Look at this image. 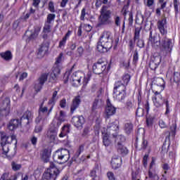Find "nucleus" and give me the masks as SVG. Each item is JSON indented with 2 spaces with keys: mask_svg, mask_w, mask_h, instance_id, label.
I'll return each instance as SVG.
<instances>
[{
  "mask_svg": "<svg viewBox=\"0 0 180 180\" xmlns=\"http://www.w3.org/2000/svg\"><path fill=\"white\" fill-rule=\"evenodd\" d=\"M70 124L64 125L62 127V131L59 134V137H65V136H67V134L70 133Z\"/></svg>",
  "mask_w": 180,
  "mask_h": 180,
  "instance_id": "nucleus-25",
  "label": "nucleus"
},
{
  "mask_svg": "<svg viewBox=\"0 0 180 180\" xmlns=\"http://www.w3.org/2000/svg\"><path fill=\"white\" fill-rule=\"evenodd\" d=\"M20 124V121L18 119H13L11 120L8 125V130H11V131H13V130H16L18 127H19V125Z\"/></svg>",
  "mask_w": 180,
  "mask_h": 180,
  "instance_id": "nucleus-20",
  "label": "nucleus"
},
{
  "mask_svg": "<svg viewBox=\"0 0 180 180\" xmlns=\"http://www.w3.org/2000/svg\"><path fill=\"white\" fill-rule=\"evenodd\" d=\"M129 15V18L128 19L129 25V26H133V13L130 12Z\"/></svg>",
  "mask_w": 180,
  "mask_h": 180,
  "instance_id": "nucleus-62",
  "label": "nucleus"
},
{
  "mask_svg": "<svg viewBox=\"0 0 180 180\" xmlns=\"http://www.w3.org/2000/svg\"><path fill=\"white\" fill-rule=\"evenodd\" d=\"M72 72V69H71L69 71H67L63 76V79H65V84H67L68 82V79L71 81V82H73V85H79L81 84V79L82 78V72H75L72 73L71 75V73ZM70 75H71L70 77Z\"/></svg>",
  "mask_w": 180,
  "mask_h": 180,
  "instance_id": "nucleus-6",
  "label": "nucleus"
},
{
  "mask_svg": "<svg viewBox=\"0 0 180 180\" xmlns=\"http://www.w3.org/2000/svg\"><path fill=\"white\" fill-rule=\"evenodd\" d=\"M138 40L136 45L139 49H143L144 47V40L143 39H136Z\"/></svg>",
  "mask_w": 180,
  "mask_h": 180,
  "instance_id": "nucleus-52",
  "label": "nucleus"
},
{
  "mask_svg": "<svg viewBox=\"0 0 180 180\" xmlns=\"http://www.w3.org/2000/svg\"><path fill=\"white\" fill-rule=\"evenodd\" d=\"M46 180H56L57 179V175H58V169L56 167V165L53 162H50L47 158L51 157V149L48 148L46 150Z\"/></svg>",
  "mask_w": 180,
  "mask_h": 180,
  "instance_id": "nucleus-4",
  "label": "nucleus"
},
{
  "mask_svg": "<svg viewBox=\"0 0 180 180\" xmlns=\"http://www.w3.org/2000/svg\"><path fill=\"white\" fill-rule=\"evenodd\" d=\"M55 19H56V14L49 13L47 15L46 23H49V25H50L51 24L52 22H54Z\"/></svg>",
  "mask_w": 180,
  "mask_h": 180,
  "instance_id": "nucleus-38",
  "label": "nucleus"
},
{
  "mask_svg": "<svg viewBox=\"0 0 180 180\" xmlns=\"http://www.w3.org/2000/svg\"><path fill=\"white\" fill-rule=\"evenodd\" d=\"M63 56L64 54L63 53L59 54V56L56 58L53 67L46 75V81L48 84H51V85L57 81V77L61 72V65L60 64L63 63Z\"/></svg>",
  "mask_w": 180,
  "mask_h": 180,
  "instance_id": "nucleus-3",
  "label": "nucleus"
},
{
  "mask_svg": "<svg viewBox=\"0 0 180 180\" xmlns=\"http://www.w3.org/2000/svg\"><path fill=\"white\" fill-rule=\"evenodd\" d=\"M103 143L105 147H109L112 144V141L109 139V135L108 134L103 135Z\"/></svg>",
  "mask_w": 180,
  "mask_h": 180,
  "instance_id": "nucleus-31",
  "label": "nucleus"
},
{
  "mask_svg": "<svg viewBox=\"0 0 180 180\" xmlns=\"http://www.w3.org/2000/svg\"><path fill=\"white\" fill-rule=\"evenodd\" d=\"M141 29H143V27H135V31H134V40L136 41V40L140 39V32H141Z\"/></svg>",
  "mask_w": 180,
  "mask_h": 180,
  "instance_id": "nucleus-32",
  "label": "nucleus"
},
{
  "mask_svg": "<svg viewBox=\"0 0 180 180\" xmlns=\"http://www.w3.org/2000/svg\"><path fill=\"white\" fill-rule=\"evenodd\" d=\"M84 145H81L79 147V149L77 150L74 157L72 158V161H77V158H78L79 157V155H81V153H82L84 151Z\"/></svg>",
  "mask_w": 180,
  "mask_h": 180,
  "instance_id": "nucleus-33",
  "label": "nucleus"
},
{
  "mask_svg": "<svg viewBox=\"0 0 180 180\" xmlns=\"http://www.w3.org/2000/svg\"><path fill=\"white\" fill-rule=\"evenodd\" d=\"M41 158L43 162H46V149H43L41 153Z\"/></svg>",
  "mask_w": 180,
  "mask_h": 180,
  "instance_id": "nucleus-58",
  "label": "nucleus"
},
{
  "mask_svg": "<svg viewBox=\"0 0 180 180\" xmlns=\"http://www.w3.org/2000/svg\"><path fill=\"white\" fill-rule=\"evenodd\" d=\"M136 115L139 117H141L142 116H144V109L138 107V108L136 109Z\"/></svg>",
  "mask_w": 180,
  "mask_h": 180,
  "instance_id": "nucleus-40",
  "label": "nucleus"
},
{
  "mask_svg": "<svg viewBox=\"0 0 180 180\" xmlns=\"http://www.w3.org/2000/svg\"><path fill=\"white\" fill-rule=\"evenodd\" d=\"M155 85H157V86H164L165 85V82H164V79L161 77H157L155 79Z\"/></svg>",
  "mask_w": 180,
  "mask_h": 180,
  "instance_id": "nucleus-34",
  "label": "nucleus"
},
{
  "mask_svg": "<svg viewBox=\"0 0 180 180\" xmlns=\"http://www.w3.org/2000/svg\"><path fill=\"white\" fill-rule=\"evenodd\" d=\"M113 47V38L112 33L105 31L97 44V50L99 53H108Z\"/></svg>",
  "mask_w": 180,
  "mask_h": 180,
  "instance_id": "nucleus-2",
  "label": "nucleus"
},
{
  "mask_svg": "<svg viewBox=\"0 0 180 180\" xmlns=\"http://www.w3.org/2000/svg\"><path fill=\"white\" fill-rule=\"evenodd\" d=\"M164 102L165 103L166 105V112H165V115H168V113H169V103H168V100L165 101L163 100Z\"/></svg>",
  "mask_w": 180,
  "mask_h": 180,
  "instance_id": "nucleus-60",
  "label": "nucleus"
},
{
  "mask_svg": "<svg viewBox=\"0 0 180 180\" xmlns=\"http://www.w3.org/2000/svg\"><path fill=\"white\" fill-rule=\"evenodd\" d=\"M72 123L77 129H82V126L85 123V118L82 115L73 117L72 118Z\"/></svg>",
  "mask_w": 180,
  "mask_h": 180,
  "instance_id": "nucleus-14",
  "label": "nucleus"
},
{
  "mask_svg": "<svg viewBox=\"0 0 180 180\" xmlns=\"http://www.w3.org/2000/svg\"><path fill=\"white\" fill-rule=\"evenodd\" d=\"M1 147L2 148L3 154L6 155L9 153V144L6 142H3L2 140L0 141Z\"/></svg>",
  "mask_w": 180,
  "mask_h": 180,
  "instance_id": "nucleus-26",
  "label": "nucleus"
},
{
  "mask_svg": "<svg viewBox=\"0 0 180 180\" xmlns=\"http://www.w3.org/2000/svg\"><path fill=\"white\" fill-rule=\"evenodd\" d=\"M172 82H174L176 84L177 86H179V82H180V73L178 72H174L173 75V77L170 79Z\"/></svg>",
  "mask_w": 180,
  "mask_h": 180,
  "instance_id": "nucleus-27",
  "label": "nucleus"
},
{
  "mask_svg": "<svg viewBox=\"0 0 180 180\" xmlns=\"http://www.w3.org/2000/svg\"><path fill=\"white\" fill-rule=\"evenodd\" d=\"M57 91H55L53 94L52 98L49 100V102H51V101L53 102L54 104H56V101H57V99H56V98H57Z\"/></svg>",
  "mask_w": 180,
  "mask_h": 180,
  "instance_id": "nucleus-56",
  "label": "nucleus"
},
{
  "mask_svg": "<svg viewBox=\"0 0 180 180\" xmlns=\"http://www.w3.org/2000/svg\"><path fill=\"white\" fill-rule=\"evenodd\" d=\"M116 148L117 153L122 155V157H124V155H127V154H129V150L127 148L123 146V143L120 142H117Z\"/></svg>",
  "mask_w": 180,
  "mask_h": 180,
  "instance_id": "nucleus-19",
  "label": "nucleus"
},
{
  "mask_svg": "<svg viewBox=\"0 0 180 180\" xmlns=\"http://www.w3.org/2000/svg\"><path fill=\"white\" fill-rule=\"evenodd\" d=\"M151 46H153V47H154L155 49H157L158 47H160V49L161 50V39H160V41H154L153 42V44H150Z\"/></svg>",
  "mask_w": 180,
  "mask_h": 180,
  "instance_id": "nucleus-43",
  "label": "nucleus"
},
{
  "mask_svg": "<svg viewBox=\"0 0 180 180\" xmlns=\"http://www.w3.org/2000/svg\"><path fill=\"white\" fill-rule=\"evenodd\" d=\"M85 15H86V8H84L81 12L80 20H85Z\"/></svg>",
  "mask_w": 180,
  "mask_h": 180,
  "instance_id": "nucleus-51",
  "label": "nucleus"
},
{
  "mask_svg": "<svg viewBox=\"0 0 180 180\" xmlns=\"http://www.w3.org/2000/svg\"><path fill=\"white\" fill-rule=\"evenodd\" d=\"M114 21H115V26H120L121 19L119 15L114 16Z\"/></svg>",
  "mask_w": 180,
  "mask_h": 180,
  "instance_id": "nucleus-45",
  "label": "nucleus"
},
{
  "mask_svg": "<svg viewBox=\"0 0 180 180\" xmlns=\"http://www.w3.org/2000/svg\"><path fill=\"white\" fill-rule=\"evenodd\" d=\"M111 165L113 169H117L122 166V159L120 158H112Z\"/></svg>",
  "mask_w": 180,
  "mask_h": 180,
  "instance_id": "nucleus-22",
  "label": "nucleus"
},
{
  "mask_svg": "<svg viewBox=\"0 0 180 180\" xmlns=\"http://www.w3.org/2000/svg\"><path fill=\"white\" fill-rule=\"evenodd\" d=\"M37 36H38L37 34H35V32L32 33L28 37V39H27V41H30V40H34V39H36Z\"/></svg>",
  "mask_w": 180,
  "mask_h": 180,
  "instance_id": "nucleus-55",
  "label": "nucleus"
},
{
  "mask_svg": "<svg viewBox=\"0 0 180 180\" xmlns=\"http://www.w3.org/2000/svg\"><path fill=\"white\" fill-rule=\"evenodd\" d=\"M11 168L13 171H20V169L22 168V165L18 164L15 161H13L11 162Z\"/></svg>",
  "mask_w": 180,
  "mask_h": 180,
  "instance_id": "nucleus-36",
  "label": "nucleus"
},
{
  "mask_svg": "<svg viewBox=\"0 0 180 180\" xmlns=\"http://www.w3.org/2000/svg\"><path fill=\"white\" fill-rule=\"evenodd\" d=\"M105 70H106V63L102 61V60H98V62L93 65V72L98 75L102 74Z\"/></svg>",
  "mask_w": 180,
  "mask_h": 180,
  "instance_id": "nucleus-9",
  "label": "nucleus"
},
{
  "mask_svg": "<svg viewBox=\"0 0 180 180\" xmlns=\"http://www.w3.org/2000/svg\"><path fill=\"white\" fill-rule=\"evenodd\" d=\"M65 117V113L64 112V111L60 110V115H59V120H60V122H64Z\"/></svg>",
  "mask_w": 180,
  "mask_h": 180,
  "instance_id": "nucleus-59",
  "label": "nucleus"
},
{
  "mask_svg": "<svg viewBox=\"0 0 180 180\" xmlns=\"http://www.w3.org/2000/svg\"><path fill=\"white\" fill-rule=\"evenodd\" d=\"M155 41V37H153V32L150 31L148 44H153V42Z\"/></svg>",
  "mask_w": 180,
  "mask_h": 180,
  "instance_id": "nucleus-48",
  "label": "nucleus"
},
{
  "mask_svg": "<svg viewBox=\"0 0 180 180\" xmlns=\"http://www.w3.org/2000/svg\"><path fill=\"white\" fill-rule=\"evenodd\" d=\"M174 7L175 11V15H178L179 13V9L178 8V0H174Z\"/></svg>",
  "mask_w": 180,
  "mask_h": 180,
  "instance_id": "nucleus-47",
  "label": "nucleus"
},
{
  "mask_svg": "<svg viewBox=\"0 0 180 180\" xmlns=\"http://www.w3.org/2000/svg\"><path fill=\"white\" fill-rule=\"evenodd\" d=\"M147 146H148V141H147V140L143 139L141 150H146V148H147Z\"/></svg>",
  "mask_w": 180,
  "mask_h": 180,
  "instance_id": "nucleus-57",
  "label": "nucleus"
},
{
  "mask_svg": "<svg viewBox=\"0 0 180 180\" xmlns=\"http://www.w3.org/2000/svg\"><path fill=\"white\" fill-rule=\"evenodd\" d=\"M97 172H99V166L98 165H96V167L91 171L90 176H91L93 179H95V178H96Z\"/></svg>",
  "mask_w": 180,
  "mask_h": 180,
  "instance_id": "nucleus-35",
  "label": "nucleus"
},
{
  "mask_svg": "<svg viewBox=\"0 0 180 180\" xmlns=\"http://www.w3.org/2000/svg\"><path fill=\"white\" fill-rule=\"evenodd\" d=\"M0 57L5 60V61H11L13 58L12 52L11 51H6L0 53Z\"/></svg>",
  "mask_w": 180,
  "mask_h": 180,
  "instance_id": "nucleus-23",
  "label": "nucleus"
},
{
  "mask_svg": "<svg viewBox=\"0 0 180 180\" xmlns=\"http://www.w3.org/2000/svg\"><path fill=\"white\" fill-rule=\"evenodd\" d=\"M135 44H136V41L134 40L133 41L132 39L129 40V46L130 51H133Z\"/></svg>",
  "mask_w": 180,
  "mask_h": 180,
  "instance_id": "nucleus-50",
  "label": "nucleus"
},
{
  "mask_svg": "<svg viewBox=\"0 0 180 180\" xmlns=\"http://www.w3.org/2000/svg\"><path fill=\"white\" fill-rule=\"evenodd\" d=\"M108 6H103L100 11L98 17V26H112L113 21L112 20V11L108 9Z\"/></svg>",
  "mask_w": 180,
  "mask_h": 180,
  "instance_id": "nucleus-5",
  "label": "nucleus"
},
{
  "mask_svg": "<svg viewBox=\"0 0 180 180\" xmlns=\"http://www.w3.org/2000/svg\"><path fill=\"white\" fill-rule=\"evenodd\" d=\"M173 47L174 43H172V39L167 37V36H164L161 39V53H163V54H170Z\"/></svg>",
  "mask_w": 180,
  "mask_h": 180,
  "instance_id": "nucleus-8",
  "label": "nucleus"
},
{
  "mask_svg": "<svg viewBox=\"0 0 180 180\" xmlns=\"http://www.w3.org/2000/svg\"><path fill=\"white\" fill-rule=\"evenodd\" d=\"M124 129L127 134H131L133 133V124L131 122L125 123Z\"/></svg>",
  "mask_w": 180,
  "mask_h": 180,
  "instance_id": "nucleus-28",
  "label": "nucleus"
},
{
  "mask_svg": "<svg viewBox=\"0 0 180 180\" xmlns=\"http://www.w3.org/2000/svg\"><path fill=\"white\" fill-rule=\"evenodd\" d=\"M89 130H91V128H89V127H85L83 129V133L82 134V137H86V136L89 134Z\"/></svg>",
  "mask_w": 180,
  "mask_h": 180,
  "instance_id": "nucleus-44",
  "label": "nucleus"
},
{
  "mask_svg": "<svg viewBox=\"0 0 180 180\" xmlns=\"http://www.w3.org/2000/svg\"><path fill=\"white\" fill-rule=\"evenodd\" d=\"M117 131H119V125L115 122H111L107 126V132L105 134L112 136V137H116Z\"/></svg>",
  "mask_w": 180,
  "mask_h": 180,
  "instance_id": "nucleus-11",
  "label": "nucleus"
},
{
  "mask_svg": "<svg viewBox=\"0 0 180 180\" xmlns=\"http://www.w3.org/2000/svg\"><path fill=\"white\" fill-rule=\"evenodd\" d=\"M155 96L153 97V101L156 108H161L162 105H164V100H162V96L158 91L155 92Z\"/></svg>",
  "mask_w": 180,
  "mask_h": 180,
  "instance_id": "nucleus-17",
  "label": "nucleus"
},
{
  "mask_svg": "<svg viewBox=\"0 0 180 180\" xmlns=\"http://www.w3.org/2000/svg\"><path fill=\"white\" fill-rule=\"evenodd\" d=\"M171 133L172 134V136H175V131L176 130V123L174 122L172 124L170 127Z\"/></svg>",
  "mask_w": 180,
  "mask_h": 180,
  "instance_id": "nucleus-49",
  "label": "nucleus"
},
{
  "mask_svg": "<svg viewBox=\"0 0 180 180\" xmlns=\"http://www.w3.org/2000/svg\"><path fill=\"white\" fill-rule=\"evenodd\" d=\"M117 143H121V144H123L124 141H126V137L123 135H116Z\"/></svg>",
  "mask_w": 180,
  "mask_h": 180,
  "instance_id": "nucleus-42",
  "label": "nucleus"
},
{
  "mask_svg": "<svg viewBox=\"0 0 180 180\" xmlns=\"http://www.w3.org/2000/svg\"><path fill=\"white\" fill-rule=\"evenodd\" d=\"M102 94V89H100L97 92V98L94 99L91 110L92 112H95L96 109H99L101 106H103V101H102V98H100L99 96H101V94Z\"/></svg>",
  "mask_w": 180,
  "mask_h": 180,
  "instance_id": "nucleus-10",
  "label": "nucleus"
},
{
  "mask_svg": "<svg viewBox=\"0 0 180 180\" xmlns=\"http://www.w3.org/2000/svg\"><path fill=\"white\" fill-rule=\"evenodd\" d=\"M122 81L123 83H122V81L116 82L113 90L114 98L119 102H122L126 98V86L130 82V75L129 74L124 75Z\"/></svg>",
  "mask_w": 180,
  "mask_h": 180,
  "instance_id": "nucleus-1",
  "label": "nucleus"
},
{
  "mask_svg": "<svg viewBox=\"0 0 180 180\" xmlns=\"http://www.w3.org/2000/svg\"><path fill=\"white\" fill-rule=\"evenodd\" d=\"M1 140L3 141V143H6L7 144H12L13 143L15 147H17L18 139H16V135L8 136L6 134H1Z\"/></svg>",
  "mask_w": 180,
  "mask_h": 180,
  "instance_id": "nucleus-12",
  "label": "nucleus"
},
{
  "mask_svg": "<svg viewBox=\"0 0 180 180\" xmlns=\"http://www.w3.org/2000/svg\"><path fill=\"white\" fill-rule=\"evenodd\" d=\"M160 64H161V56L154 55L151 58V60L149 63V67H150V70L155 71V70H157V68H158V65H160Z\"/></svg>",
  "mask_w": 180,
  "mask_h": 180,
  "instance_id": "nucleus-13",
  "label": "nucleus"
},
{
  "mask_svg": "<svg viewBox=\"0 0 180 180\" xmlns=\"http://www.w3.org/2000/svg\"><path fill=\"white\" fill-rule=\"evenodd\" d=\"M43 105H44V101L39 105V116L35 120V122L37 123H39V122H40V120H43V115H44L46 113V107H43Z\"/></svg>",
  "mask_w": 180,
  "mask_h": 180,
  "instance_id": "nucleus-21",
  "label": "nucleus"
},
{
  "mask_svg": "<svg viewBox=\"0 0 180 180\" xmlns=\"http://www.w3.org/2000/svg\"><path fill=\"white\" fill-rule=\"evenodd\" d=\"M48 105L49 106V110L48 111L47 116H49L50 113H51V110H53V108H54L55 104L53 103V101H49Z\"/></svg>",
  "mask_w": 180,
  "mask_h": 180,
  "instance_id": "nucleus-46",
  "label": "nucleus"
},
{
  "mask_svg": "<svg viewBox=\"0 0 180 180\" xmlns=\"http://www.w3.org/2000/svg\"><path fill=\"white\" fill-rule=\"evenodd\" d=\"M147 160H148V155H145L143 156V167H145V168L147 167Z\"/></svg>",
  "mask_w": 180,
  "mask_h": 180,
  "instance_id": "nucleus-63",
  "label": "nucleus"
},
{
  "mask_svg": "<svg viewBox=\"0 0 180 180\" xmlns=\"http://www.w3.org/2000/svg\"><path fill=\"white\" fill-rule=\"evenodd\" d=\"M53 157L59 164H65L70 160V150L66 148H59L55 152Z\"/></svg>",
  "mask_w": 180,
  "mask_h": 180,
  "instance_id": "nucleus-7",
  "label": "nucleus"
},
{
  "mask_svg": "<svg viewBox=\"0 0 180 180\" xmlns=\"http://www.w3.org/2000/svg\"><path fill=\"white\" fill-rule=\"evenodd\" d=\"M48 9L52 13H54V12H56V8H54V2L51 1H49V5H48Z\"/></svg>",
  "mask_w": 180,
  "mask_h": 180,
  "instance_id": "nucleus-41",
  "label": "nucleus"
},
{
  "mask_svg": "<svg viewBox=\"0 0 180 180\" xmlns=\"http://www.w3.org/2000/svg\"><path fill=\"white\" fill-rule=\"evenodd\" d=\"M80 103H81V96H77L72 100V103L70 106V112L74 113V112H75V110H77V108L79 107Z\"/></svg>",
  "mask_w": 180,
  "mask_h": 180,
  "instance_id": "nucleus-18",
  "label": "nucleus"
},
{
  "mask_svg": "<svg viewBox=\"0 0 180 180\" xmlns=\"http://www.w3.org/2000/svg\"><path fill=\"white\" fill-rule=\"evenodd\" d=\"M116 113V108L110 103V100H107V106L105 107V117L109 119L110 116H113Z\"/></svg>",
  "mask_w": 180,
  "mask_h": 180,
  "instance_id": "nucleus-15",
  "label": "nucleus"
},
{
  "mask_svg": "<svg viewBox=\"0 0 180 180\" xmlns=\"http://www.w3.org/2000/svg\"><path fill=\"white\" fill-rule=\"evenodd\" d=\"M158 27L161 34H167V30H165V20H160L158 22Z\"/></svg>",
  "mask_w": 180,
  "mask_h": 180,
  "instance_id": "nucleus-24",
  "label": "nucleus"
},
{
  "mask_svg": "<svg viewBox=\"0 0 180 180\" xmlns=\"http://www.w3.org/2000/svg\"><path fill=\"white\" fill-rule=\"evenodd\" d=\"M132 63L134 64V65L139 63V51H137V49H136L134 52Z\"/></svg>",
  "mask_w": 180,
  "mask_h": 180,
  "instance_id": "nucleus-39",
  "label": "nucleus"
},
{
  "mask_svg": "<svg viewBox=\"0 0 180 180\" xmlns=\"http://www.w3.org/2000/svg\"><path fill=\"white\" fill-rule=\"evenodd\" d=\"M65 43H67V39H65V37H63V39L59 42V49H61L63 46H65Z\"/></svg>",
  "mask_w": 180,
  "mask_h": 180,
  "instance_id": "nucleus-61",
  "label": "nucleus"
},
{
  "mask_svg": "<svg viewBox=\"0 0 180 180\" xmlns=\"http://www.w3.org/2000/svg\"><path fill=\"white\" fill-rule=\"evenodd\" d=\"M148 178L150 180H160V176L155 172V171L149 169L148 170Z\"/></svg>",
  "mask_w": 180,
  "mask_h": 180,
  "instance_id": "nucleus-29",
  "label": "nucleus"
},
{
  "mask_svg": "<svg viewBox=\"0 0 180 180\" xmlns=\"http://www.w3.org/2000/svg\"><path fill=\"white\" fill-rule=\"evenodd\" d=\"M125 108L127 110H133V109H136V107H134V104H133L131 101H127L126 102Z\"/></svg>",
  "mask_w": 180,
  "mask_h": 180,
  "instance_id": "nucleus-37",
  "label": "nucleus"
},
{
  "mask_svg": "<svg viewBox=\"0 0 180 180\" xmlns=\"http://www.w3.org/2000/svg\"><path fill=\"white\" fill-rule=\"evenodd\" d=\"M31 143L33 146H36L37 144V138L36 136H32L31 138Z\"/></svg>",
  "mask_w": 180,
  "mask_h": 180,
  "instance_id": "nucleus-64",
  "label": "nucleus"
},
{
  "mask_svg": "<svg viewBox=\"0 0 180 180\" xmlns=\"http://www.w3.org/2000/svg\"><path fill=\"white\" fill-rule=\"evenodd\" d=\"M38 83L34 84V89L37 94V92H40L41 91L43 86L44 85V82H46V73H43L40 77L37 80Z\"/></svg>",
  "mask_w": 180,
  "mask_h": 180,
  "instance_id": "nucleus-16",
  "label": "nucleus"
},
{
  "mask_svg": "<svg viewBox=\"0 0 180 180\" xmlns=\"http://www.w3.org/2000/svg\"><path fill=\"white\" fill-rule=\"evenodd\" d=\"M60 106L63 109H64V108H65V106H67V101L65 100V98H63L62 100H60Z\"/></svg>",
  "mask_w": 180,
  "mask_h": 180,
  "instance_id": "nucleus-54",
  "label": "nucleus"
},
{
  "mask_svg": "<svg viewBox=\"0 0 180 180\" xmlns=\"http://www.w3.org/2000/svg\"><path fill=\"white\" fill-rule=\"evenodd\" d=\"M46 43L43 42L38 49V56L41 58L46 54Z\"/></svg>",
  "mask_w": 180,
  "mask_h": 180,
  "instance_id": "nucleus-30",
  "label": "nucleus"
},
{
  "mask_svg": "<svg viewBox=\"0 0 180 180\" xmlns=\"http://www.w3.org/2000/svg\"><path fill=\"white\" fill-rule=\"evenodd\" d=\"M107 176L109 180H116V179L115 178V174L112 172H108L107 173Z\"/></svg>",
  "mask_w": 180,
  "mask_h": 180,
  "instance_id": "nucleus-53",
  "label": "nucleus"
}]
</instances>
